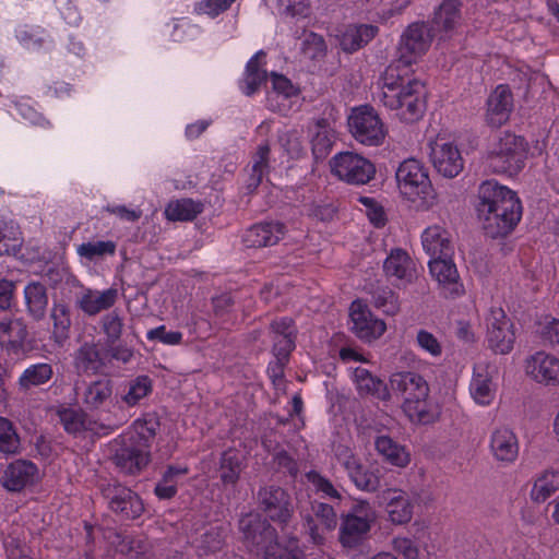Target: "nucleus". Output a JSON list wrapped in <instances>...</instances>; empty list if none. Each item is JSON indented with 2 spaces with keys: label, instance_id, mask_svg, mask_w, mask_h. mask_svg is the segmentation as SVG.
Returning a JSON list of instances; mask_svg holds the SVG:
<instances>
[{
  "label": "nucleus",
  "instance_id": "obj_1",
  "mask_svg": "<svg viewBox=\"0 0 559 559\" xmlns=\"http://www.w3.org/2000/svg\"><path fill=\"white\" fill-rule=\"evenodd\" d=\"M476 211L485 235L491 239L508 236L522 217L516 193L490 180L479 186Z\"/></svg>",
  "mask_w": 559,
  "mask_h": 559
},
{
  "label": "nucleus",
  "instance_id": "obj_2",
  "mask_svg": "<svg viewBox=\"0 0 559 559\" xmlns=\"http://www.w3.org/2000/svg\"><path fill=\"white\" fill-rule=\"evenodd\" d=\"M158 428L159 421L154 417L136 419L127 432L111 442V460L120 473L138 475L148 465V449Z\"/></svg>",
  "mask_w": 559,
  "mask_h": 559
},
{
  "label": "nucleus",
  "instance_id": "obj_3",
  "mask_svg": "<svg viewBox=\"0 0 559 559\" xmlns=\"http://www.w3.org/2000/svg\"><path fill=\"white\" fill-rule=\"evenodd\" d=\"M425 84L419 80L408 81L400 90H384L380 99L392 110H399V116L405 122H415L426 108Z\"/></svg>",
  "mask_w": 559,
  "mask_h": 559
},
{
  "label": "nucleus",
  "instance_id": "obj_4",
  "mask_svg": "<svg viewBox=\"0 0 559 559\" xmlns=\"http://www.w3.org/2000/svg\"><path fill=\"white\" fill-rule=\"evenodd\" d=\"M399 188L408 200H421V204L429 207L435 203L436 192L431 186L428 174L415 158L405 159L396 170Z\"/></svg>",
  "mask_w": 559,
  "mask_h": 559
},
{
  "label": "nucleus",
  "instance_id": "obj_5",
  "mask_svg": "<svg viewBox=\"0 0 559 559\" xmlns=\"http://www.w3.org/2000/svg\"><path fill=\"white\" fill-rule=\"evenodd\" d=\"M526 157L525 141L513 133H504L487 157L488 167L497 174H518Z\"/></svg>",
  "mask_w": 559,
  "mask_h": 559
},
{
  "label": "nucleus",
  "instance_id": "obj_6",
  "mask_svg": "<svg viewBox=\"0 0 559 559\" xmlns=\"http://www.w3.org/2000/svg\"><path fill=\"white\" fill-rule=\"evenodd\" d=\"M258 510L265 518L281 526L287 527L295 513L293 498L289 492L277 485L261 486L255 493Z\"/></svg>",
  "mask_w": 559,
  "mask_h": 559
},
{
  "label": "nucleus",
  "instance_id": "obj_7",
  "mask_svg": "<svg viewBox=\"0 0 559 559\" xmlns=\"http://www.w3.org/2000/svg\"><path fill=\"white\" fill-rule=\"evenodd\" d=\"M99 489L108 508L122 520H134L143 513L144 506L141 498L130 488L114 481L100 484Z\"/></svg>",
  "mask_w": 559,
  "mask_h": 559
},
{
  "label": "nucleus",
  "instance_id": "obj_8",
  "mask_svg": "<svg viewBox=\"0 0 559 559\" xmlns=\"http://www.w3.org/2000/svg\"><path fill=\"white\" fill-rule=\"evenodd\" d=\"M353 136L365 145H380L385 138L384 126L372 107L355 108L348 118Z\"/></svg>",
  "mask_w": 559,
  "mask_h": 559
},
{
  "label": "nucleus",
  "instance_id": "obj_9",
  "mask_svg": "<svg viewBox=\"0 0 559 559\" xmlns=\"http://www.w3.org/2000/svg\"><path fill=\"white\" fill-rule=\"evenodd\" d=\"M332 171L342 180L353 185H365L376 174L374 165L352 152H343L331 160Z\"/></svg>",
  "mask_w": 559,
  "mask_h": 559
},
{
  "label": "nucleus",
  "instance_id": "obj_10",
  "mask_svg": "<svg viewBox=\"0 0 559 559\" xmlns=\"http://www.w3.org/2000/svg\"><path fill=\"white\" fill-rule=\"evenodd\" d=\"M271 522L260 513L243 514L238 521V528L242 533L245 543L265 552L278 539L277 531Z\"/></svg>",
  "mask_w": 559,
  "mask_h": 559
},
{
  "label": "nucleus",
  "instance_id": "obj_11",
  "mask_svg": "<svg viewBox=\"0 0 559 559\" xmlns=\"http://www.w3.org/2000/svg\"><path fill=\"white\" fill-rule=\"evenodd\" d=\"M436 32L433 27L425 22H414L403 32L397 53L406 63H414L430 47Z\"/></svg>",
  "mask_w": 559,
  "mask_h": 559
},
{
  "label": "nucleus",
  "instance_id": "obj_12",
  "mask_svg": "<svg viewBox=\"0 0 559 559\" xmlns=\"http://www.w3.org/2000/svg\"><path fill=\"white\" fill-rule=\"evenodd\" d=\"M336 456L357 488L372 492L382 487L381 468L364 466L360 459L347 447H338Z\"/></svg>",
  "mask_w": 559,
  "mask_h": 559
},
{
  "label": "nucleus",
  "instance_id": "obj_13",
  "mask_svg": "<svg viewBox=\"0 0 559 559\" xmlns=\"http://www.w3.org/2000/svg\"><path fill=\"white\" fill-rule=\"evenodd\" d=\"M349 317L353 322V333L364 343L374 342L380 338L386 330L385 322L377 318L368 306L359 299L352 302Z\"/></svg>",
  "mask_w": 559,
  "mask_h": 559
},
{
  "label": "nucleus",
  "instance_id": "obj_14",
  "mask_svg": "<svg viewBox=\"0 0 559 559\" xmlns=\"http://www.w3.org/2000/svg\"><path fill=\"white\" fill-rule=\"evenodd\" d=\"M302 527L313 544L321 545L324 534L337 525V515L332 506L323 502H312L310 512L301 514Z\"/></svg>",
  "mask_w": 559,
  "mask_h": 559
},
{
  "label": "nucleus",
  "instance_id": "obj_15",
  "mask_svg": "<svg viewBox=\"0 0 559 559\" xmlns=\"http://www.w3.org/2000/svg\"><path fill=\"white\" fill-rule=\"evenodd\" d=\"M487 338L489 347L500 355L508 354L515 341L513 323L502 308H492L487 318Z\"/></svg>",
  "mask_w": 559,
  "mask_h": 559
},
{
  "label": "nucleus",
  "instance_id": "obj_16",
  "mask_svg": "<svg viewBox=\"0 0 559 559\" xmlns=\"http://www.w3.org/2000/svg\"><path fill=\"white\" fill-rule=\"evenodd\" d=\"M430 159L436 170L445 178H454L463 170V158L452 143L436 141L431 145Z\"/></svg>",
  "mask_w": 559,
  "mask_h": 559
},
{
  "label": "nucleus",
  "instance_id": "obj_17",
  "mask_svg": "<svg viewBox=\"0 0 559 559\" xmlns=\"http://www.w3.org/2000/svg\"><path fill=\"white\" fill-rule=\"evenodd\" d=\"M390 386L394 394L402 396L403 403H409L417 397H428L429 386L426 380L418 373L403 371L393 373L390 378Z\"/></svg>",
  "mask_w": 559,
  "mask_h": 559
},
{
  "label": "nucleus",
  "instance_id": "obj_18",
  "mask_svg": "<svg viewBox=\"0 0 559 559\" xmlns=\"http://www.w3.org/2000/svg\"><path fill=\"white\" fill-rule=\"evenodd\" d=\"M513 109V97L508 85H499L487 99L486 120L491 127L506 123Z\"/></svg>",
  "mask_w": 559,
  "mask_h": 559
},
{
  "label": "nucleus",
  "instance_id": "obj_19",
  "mask_svg": "<svg viewBox=\"0 0 559 559\" xmlns=\"http://www.w3.org/2000/svg\"><path fill=\"white\" fill-rule=\"evenodd\" d=\"M37 467L29 461L17 460L3 471L0 483L9 491H20L34 481Z\"/></svg>",
  "mask_w": 559,
  "mask_h": 559
},
{
  "label": "nucleus",
  "instance_id": "obj_20",
  "mask_svg": "<svg viewBox=\"0 0 559 559\" xmlns=\"http://www.w3.org/2000/svg\"><path fill=\"white\" fill-rule=\"evenodd\" d=\"M429 270L445 294L459 295L462 292V285L459 283V273L452 257L430 259Z\"/></svg>",
  "mask_w": 559,
  "mask_h": 559
},
{
  "label": "nucleus",
  "instance_id": "obj_21",
  "mask_svg": "<svg viewBox=\"0 0 559 559\" xmlns=\"http://www.w3.org/2000/svg\"><path fill=\"white\" fill-rule=\"evenodd\" d=\"M285 230V225L280 222L260 223L246 231L243 241L253 248L274 246L284 236Z\"/></svg>",
  "mask_w": 559,
  "mask_h": 559
},
{
  "label": "nucleus",
  "instance_id": "obj_22",
  "mask_svg": "<svg viewBox=\"0 0 559 559\" xmlns=\"http://www.w3.org/2000/svg\"><path fill=\"white\" fill-rule=\"evenodd\" d=\"M490 450L498 461L511 463L519 454L518 438L507 427L497 428L491 436Z\"/></svg>",
  "mask_w": 559,
  "mask_h": 559
},
{
  "label": "nucleus",
  "instance_id": "obj_23",
  "mask_svg": "<svg viewBox=\"0 0 559 559\" xmlns=\"http://www.w3.org/2000/svg\"><path fill=\"white\" fill-rule=\"evenodd\" d=\"M527 373L539 383L559 384V360L556 357L537 353L528 361Z\"/></svg>",
  "mask_w": 559,
  "mask_h": 559
},
{
  "label": "nucleus",
  "instance_id": "obj_24",
  "mask_svg": "<svg viewBox=\"0 0 559 559\" xmlns=\"http://www.w3.org/2000/svg\"><path fill=\"white\" fill-rule=\"evenodd\" d=\"M370 519H362L356 515H343L340 542L344 547L355 548L367 537L370 531Z\"/></svg>",
  "mask_w": 559,
  "mask_h": 559
},
{
  "label": "nucleus",
  "instance_id": "obj_25",
  "mask_svg": "<svg viewBox=\"0 0 559 559\" xmlns=\"http://www.w3.org/2000/svg\"><path fill=\"white\" fill-rule=\"evenodd\" d=\"M423 247L431 259L450 258L453 253L450 235L440 226H431L424 231Z\"/></svg>",
  "mask_w": 559,
  "mask_h": 559
},
{
  "label": "nucleus",
  "instance_id": "obj_26",
  "mask_svg": "<svg viewBox=\"0 0 559 559\" xmlns=\"http://www.w3.org/2000/svg\"><path fill=\"white\" fill-rule=\"evenodd\" d=\"M386 502V511L393 523L404 524L413 516V506L409 499L396 489H386L380 496Z\"/></svg>",
  "mask_w": 559,
  "mask_h": 559
},
{
  "label": "nucleus",
  "instance_id": "obj_27",
  "mask_svg": "<svg viewBox=\"0 0 559 559\" xmlns=\"http://www.w3.org/2000/svg\"><path fill=\"white\" fill-rule=\"evenodd\" d=\"M406 416L416 424L428 425L437 421L440 417V408L437 403L428 397H417L409 403L402 405Z\"/></svg>",
  "mask_w": 559,
  "mask_h": 559
},
{
  "label": "nucleus",
  "instance_id": "obj_28",
  "mask_svg": "<svg viewBox=\"0 0 559 559\" xmlns=\"http://www.w3.org/2000/svg\"><path fill=\"white\" fill-rule=\"evenodd\" d=\"M106 366L95 343H84L74 355V367L79 374H96Z\"/></svg>",
  "mask_w": 559,
  "mask_h": 559
},
{
  "label": "nucleus",
  "instance_id": "obj_29",
  "mask_svg": "<svg viewBox=\"0 0 559 559\" xmlns=\"http://www.w3.org/2000/svg\"><path fill=\"white\" fill-rule=\"evenodd\" d=\"M354 379L360 396L372 395L381 401H389L391 393L388 385L365 368H356Z\"/></svg>",
  "mask_w": 559,
  "mask_h": 559
},
{
  "label": "nucleus",
  "instance_id": "obj_30",
  "mask_svg": "<svg viewBox=\"0 0 559 559\" xmlns=\"http://www.w3.org/2000/svg\"><path fill=\"white\" fill-rule=\"evenodd\" d=\"M117 296L118 292L115 288H109L102 293L88 289L82 295L78 304L83 312L88 316H95L114 306Z\"/></svg>",
  "mask_w": 559,
  "mask_h": 559
},
{
  "label": "nucleus",
  "instance_id": "obj_31",
  "mask_svg": "<svg viewBox=\"0 0 559 559\" xmlns=\"http://www.w3.org/2000/svg\"><path fill=\"white\" fill-rule=\"evenodd\" d=\"M460 0H444L435 12L431 27L435 32L449 33L454 29L461 20Z\"/></svg>",
  "mask_w": 559,
  "mask_h": 559
},
{
  "label": "nucleus",
  "instance_id": "obj_32",
  "mask_svg": "<svg viewBox=\"0 0 559 559\" xmlns=\"http://www.w3.org/2000/svg\"><path fill=\"white\" fill-rule=\"evenodd\" d=\"M243 467V455L236 449H228L222 453L218 476L226 485H236Z\"/></svg>",
  "mask_w": 559,
  "mask_h": 559
},
{
  "label": "nucleus",
  "instance_id": "obj_33",
  "mask_svg": "<svg viewBox=\"0 0 559 559\" xmlns=\"http://www.w3.org/2000/svg\"><path fill=\"white\" fill-rule=\"evenodd\" d=\"M383 270L388 276L411 281L414 273L413 261L406 251L394 249L383 263Z\"/></svg>",
  "mask_w": 559,
  "mask_h": 559
},
{
  "label": "nucleus",
  "instance_id": "obj_34",
  "mask_svg": "<svg viewBox=\"0 0 559 559\" xmlns=\"http://www.w3.org/2000/svg\"><path fill=\"white\" fill-rule=\"evenodd\" d=\"M27 335V326L21 319L0 322V343L9 349H21Z\"/></svg>",
  "mask_w": 559,
  "mask_h": 559
},
{
  "label": "nucleus",
  "instance_id": "obj_35",
  "mask_svg": "<svg viewBox=\"0 0 559 559\" xmlns=\"http://www.w3.org/2000/svg\"><path fill=\"white\" fill-rule=\"evenodd\" d=\"M399 58L394 60L384 71L381 79L383 81L384 90H400L402 86L408 84V81H414L415 79H411L409 67L413 63H406L402 60L401 53H397Z\"/></svg>",
  "mask_w": 559,
  "mask_h": 559
},
{
  "label": "nucleus",
  "instance_id": "obj_36",
  "mask_svg": "<svg viewBox=\"0 0 559 559\" xmlns=\"http://www.w3.org/2000/svg\"><path fill=\"white\" fill-rule=\"evenodd\" d=\"M376 450L392 465L404 467L409 462L405 448L389 436H379L374 441Z\"/></svg>",
  "mask_w": 559,
  "mask_h": 559
},
{
  "label": "nucleus",
  "instance_id": "obj_37",
  "mask_svg": "<svg viewBox=\"0 0 559 559\" xmlns=\"http://www.w3.org/2000/svg\"><path fill=\"white\" fill-rule=\"evenodd\" d=\"M52 377L53 370L51 365L45 362L34 364L23 371L19 379V385L22 391H28L49 383Z\"/></svg>",
  "mask_w": 559,
  "mask_h": 559
},
{
  "label": "nucleus",
  "instance_id": "obj_38",
  "mask_svg": "<svg viewBox=\"0 0 559 559\" xmlns=\"http://www.w3.org/2000/svg\"><path fill=\"white\" fill-rule=\"evenodd\" d=\"M378 26L361 24L349 27L342 38V47L345 51L353 52L367 45L377 34Z\"/></svg>",
  "mask_w": 559,
  "mask_h": 559
},
{
  "label": "nucleus",
  "instance_id": "obj_39",
  "mask_svg": "<svg viewBox=\"0 0 559 559\" xmlns=\"http://www.w3.org/2000/svg\"><path fill=\"white\" fill-rule=\"evenodd\" d=\"M24 294L29 314L36 321L43 319L48 305L46 287L38 282H33L25 287Z\"/></svg>",
  "mask_w": 559,
  "mask_h": 559
},
{
  "label": "nucleus",
  "instance_id": "obj_40",
  "mask_svg": "<svg viewBox=\"0 0 559 559\" xmlns=\"http://www.w3.org/2000/svg\"><path fill=\"white\" fill-rule=\"evenodd\" d=\"M111 396L112 381L108 378H103L87 386L84 393V403L88 409H98L106 402L110 401Z\"/></svg>",
  "mask_w": 559,
  "mask_h": 559
},
{
  "label": "nucleus",
  "instance_id": "obj_41",
  "mask_svg": "<svg viewBox=\"0 0 559 559\" xmlns=\"http://www.w3.org/2000/svg\"><path fill=\"white\" fill-rule=\"evenodd\" d=\"M202 212V204L191 199H182L170 202L166 207L165 214L169 221H192Z\"/></svg>",
  "mask_w": 559,
  "mask_h": 559
},
{
  "label": "nucleus",
  "instance_id": "obj_42",
  "mask_svg": "<svg viewBox=\"0 0 559 559\" xmlns=\"http://www.w3.org/2000/svg\"><path fill=\"white\" fill-rule=\"evenodd\" d=\"M372 305L388 316H395L400 311L397 295L389 287H378L372 293Z\"/></svg>",
  "mask_w": 559,
  "mask_h": 559
},
{
  "label": "nucleus",
  "instance_id": "obj_43",
  "mask_svg": "<svg viewBox=\"0 0 559 559\" xmlns=\"http://www.w3.org/2000/svg\"><path fill=\"white\" fill-rule=\"evenodd\" d=\"M265 559H305V554L298 546V540L292 538L287 544L276 542L265 552Z\"/></svg>",
  "mask_w": 559,
  "mask_h": 559
},
{
  "label": "nucleus",
  "instance_id": "obj_44",
  "mask_svg": "<svg viewBox=\"0 0 559 559\" xmlns=\"http://www.w3.org/2000/svg\"><path fill=\"white\" fill-rule=\"evenodd\" d=\"M53 320V337L57 343L62 344L69 337L71 319L69 309L64 305H56L51 312Z\"/></svg>",
  "mask_w": 559,
  "mask_h": 559
},
{
  "label": "nucleus",
  "instance_id": "obj_45",
  "mask_svg": "<svg viewBox=\"0 0 559 559\" xmlns=\"http://www.w3.org/2000/svg\"><path fill=\"white\" fill-rule=\"evenodd\" d=\"M559 489V472L546 471L534 484L533 495L536 500H546Z\"/></svg>",
  "mask_w": 559,
  "mask_h": 559
},
{
  "label": "nucleus",
  "instance_id": "obj_46",
  "mask_svg": "<svg viewBox=\"0 0 559 559\" xmlns=\"http://www.w3.org/2000/svg\"><path fill=\"white\" fill-rule=\"evenodd\" d=\"M20 449V438L13 427V424L0 417V452L4 454H15Z\"/></svg>",
  "mask_w": 559,
  "mask_h": 559
},
{
  "label": "nucleus",
  "instance_id": "obj_47",
  "mask_svg": "<svg viewBox=\"0 0 559 559\" xmlns=\"http://www.w3.org/2000/svg\"><path fill=\"white\" fill-rule=\"evenodd\" d=\"M102 329L106 335L105 345L116 344L120 340L123 330V320L117 310H112L103 317Z\"/></svg>",
  "mask_w": 559,
  "mask_h": 559
},
{
  "label": "nucleus",
  "instance_id": "obj_48",
  "mask_svg": "<svg viewBox=\"0 0 559 559\" xmlns=\"http://www.w3.org/2000/svg\"><path fill=\"white\" fill-rule=\"evenodd\" d=\"M152 390V381L147 376H140L131 382L129 391L123 395L122 400L130 406L146 396Z\"/></svg>",
  "mask_w": 559,
  "mask_h": 559
},
{
  "label": "nucleus",
  "instance_id": "obj_49",
  "mask_svg": "<svg viewBox=\"0 0 559 559\" xmlns=\"http://www.w3.org/2000/svg\"><path fill=\"white\" fill-rule=\"evenodd\" d=\"M116 251V243L112 241H96L82 243L78 248V253L88 260L95 257L105 254H114Z\"/></svg>",
  "mask_w": 559,
  "mask_h": 559
},
{
  "label": "nucleus",
  "instance_id": "obj_50",
  "mask_svg": "<svg viewBox=\"0 0 559 559\" xmlns=\"http://www.w3.org/2000/svg\"><path fill=\"white\" fill-rule=\"evenodd\" d=\"M301 50L305 56L312 60L320 59L325 55L326 45L321 35L310 32L306 34Z\"/></svg>",
  "mask_w": 559,
  "mask_h": 559
},
{
  "label": "nucleus",
  "instance_id": "obj_51",
  "mask_svg": "<svg viewBox=\"0 0 559 559\" xmlns=\"http://www.w3.org/2000/svg\"><path fill=\"white\" fill-rule=\"evenodd\" d=\"M267 74L265 70L255 68L254 61H249L246 68V90L245 93L248 96L254 94L262 83L266 81Z\"/></svg>",
  "mask_w": 559,
  "mask_h": 559
},
{
  "label": "nucleus",
  "instance_id": "obj_52",
  "mask_svg": "<svg viewBox=\"0 0 559 559\" xmlns=\"http://www.w3.org/2000/svg\"><path fill=\"white\" fill-rule=\"evenodd\" d=\"M471 391L477 403L489 404L491 399L490 379L487 376L476 373L471 383Z\"/></svg>",
  "mask_w": 559,
  "mask_h": 559
},
{
  "label": "nucleus",
  "instance_id": "obj_53",
  "mask_svg": "<svg viewBox=\"0 0 559 559\" xmlns=\"http://www.w3.org/2000/svg\"><path fill=\"white\" fill-rule=\"evenodd\" d=\"M63 428L70 433H76L84 429L83 414L72 409L63 408L58 412Z\"/></svg>",
  "mask_w": 559,
  "mask_h": 559
},
{
  "label": "nucleus",
  "instance_id": "obj_54",
  "mask_svg": "<svg viewBox=\"0 0 559 559\" xmlns=\"http://www.w3.org/2000/svg\"><path fill=\"white\" fill-rule=\"evenodd\" d=\"M307 480L312 484V486L318 490L322 491L326 496L331 498H340L338 491L334 488L332 483L323 477L320 473L317 471H310L306 474Z\"/></svg>",
  "mask_w": 559,
  "mask_h": 559
},
{
  "label": "nucleus",
  "instance_id": "obj_55",
  "mask_svg": "<svg viewBox=\"0 0 559 559\" xmlns=\"http://www.w3.org/2000/svg\"><path fill=\"white\" fill-rule=\"evenodd\" d=\"M296 336H281L274 338L273 355L278 361H288L290 353L295 348Z\"/></svg>",
  "mask_w": 559,
  "mask_h": 559
},
{
  "label": "nucleus",
  "instance_id": "obj_56",
  "mask_svg": "<svg viewBox=\"0 0 559 559\" xmlns=\"http://www.w3.org/2000/svg\"><path fill=\"white\" fill-rule=\"evenodd\" d=\"M235 0H203L198 3L197 11L210 16H217L228 10Z\"/></svg>",
  "mask_w": 559,
  "mask_h": 559
},
{
  "label": "nucleus",
  "instance_id": "obj_57",
  "mask_svg": "<svg viewBox=\"0 0 559 559\" xmlns=\"http://www.w3.org/2000/svg\"><path fill=\"white\" fill-rule=\"evenodd\" d=\"M202 547L209 551L219 550L224 544L223 532L218 527H211L202 535Z\"/></svg>",
  "mask_w": 559,
  "mask_h": 559
},
{
  "label": "nucleus",
  "instance_id": "obj_58",
  "mask_svg": "<svg viewBox=\"0 0 559 559\" xmlns=\"http://www.w3.org/2000/svg\"><path fill=\"white\" fill-rule=\"evenodd\" d=\"M148 340H158L159 342L167 345H176L181 342L182 334L178 331H166L164 325H160L156 329L148 331L147 333Z\"/></svg>",
  "mask_w": 559,
  "mask_h": 559
},
{
  "label": "nucleus",
  "instance_id": "obj_59",
  "mask_svg": "<svg viewBox=\"0 0 559 559\" xmlns=\"http://www.w3.org/2000/svg\"><path fill=\"white\" fill-rule=\"evenodd\" d=\"M105 355L111 359L127 364L133 356L132 349L122 344H106L104 348Z\"/></svg>",
  "mask_w": 559,
  "mask_h": 559
},
{
  "label": "nucleus",
  "instance_id": "obj_60",
  "mask_svg": "<svg viewBox=\"0 0 559 559\" xmlns=\"http://www.w3.org/2000/svg\"><path fill=\"white\" fill-rule=\"evenodd\" d=\"M417 342L421 348L429 352L433 356L441 354V345L438 340L428 331L420 330L417 334Z\"/></svg>",
  "mask_w": 559,
  "mask_h": 559
},
{
  "label": "nucleus",
  "instance_id": "obj_61",
  "mask_svg": "<svg viewBox=\"0 0 559 559\" xmlns=\"http://www.w3.org/2000/svg\"><path fill=\"white\" fill-rule=\"evenodd\" d=\"M286 14L290 16H307L309 12V3L307 0H280Z\"/></svg>",
  "mask_w": 559,
  "mask_h": 559
},
{
  "label": "nucleus",
  "instance_id": "obj_62",
  "mask_svg": "<svg viewBox=\"0 0 559 559\" xmlns=\"http://www.w3.org/2000/svg\"><path fill=\"white\" fill-rule=\"evenodd\" d=\"M394 548L397 552L403 555L405 559H418V547L409 538H396L394 540Z\"/></svg>",
  "mask_w": 559,
  "mask_h": 559
},
{
  "label": "nucleus",
  "instance_id": "obj_63",
  "mask_svg": "<svg viewBox=\"0 0 559 559\" xmlns=\"http://www.w3.org/2000/svg\"><path fill=\"white\" fill-rule=\"evenodd\" d=\"M270 145L267 143L261 144L255 154H254V163L252 165V171H262L263 174L269 168V156H270Z\"/></svg>",
  "mask_w": 559,
  "mask_h": 559
},
{
  "label": "nucleus",
  "instance_id": "obj_64",
  "mask_svg": "<svg viewBox=\"0 0 559 559\" xmlns=\"http://www.w3.org/2000/svg\"><path fill=\"white\" fill-rule=\"evenodd\" d=\"M274 462L280 468H284L293 477L298 474V465L296 461L284 450L277 452L274 456Z\"/></svg>",
  "mask_w": 559,
  "mask_h": 559
}]
</instances>
